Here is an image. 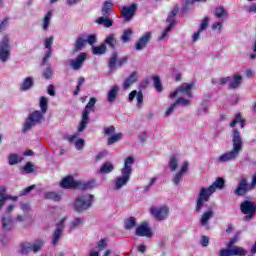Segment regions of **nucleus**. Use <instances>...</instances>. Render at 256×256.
Listing matches in <instances>:
<instances>
[{
  "label": "nucleus",
  "instance_id": "f257e3e1",
  "mask_svg": "<svg viewBox=\"0 0 256 256\" xmlns=\"http://www.w3.org/2000/svg\"><path fill=\"white\" fill-rule=\"evenodd\" d=\"M241 151H243V138H241L239 130H234L232 136V149L221 154L217 161L218 163H229V161H235V159H237L241 154Z\"/></svg>",
  "mask_w": 256,
  "mask_h": 256
},
{
  "label": "nucleus",
  "instance_id": "f03ea898",
  "mask_svg": "<svg viewBox=\"0 0 256 256\" xmlns=\"http://www.w3.org/2000/svg\"><path fill=\"white\" fill-rule=\"evenodd\" d=\"M93 199L95 196L93 194H82L74 199L72 202V209L76 213H85L88 209L93 207Z\"/></svg>",
  "mask_w": 256,
  "mask_h": 256
},
{
  "label": "nucleus",
  "instance_id": "7ed1b4c3",
  "mask_svg": "<svg viewBox=\"0 0 256 256\" xmlns=\"http://www.w3.org/2000/svg\"><path fill=\"white\" fill-rule=\"evenodd\" d=\"M94 186V182L75 181L71 176L65 177L60 182V187L63 189H80L81 191H87V189H93Z\"/></svg>",
  "mask_w": 256,
  "mask_h": 256
},
{
  "label": "nucleus",
  "instance_id": "20e7f679",
  "mask_svg": "<svg viewBox=\"0 0 256 256\" xmlns=\"http://www.w3.org/2000/svg\"><path fill=\"white\" fill-rule=\"evenodd\" d=\"M42 121H45V114L39 110H35L28 115L23 125V131H31L35 125H39Z\"/></svg>",
  "mask_w": 256,
  "mask_h": 256
},
{
  "label": "nucleus",
  "instance_id": "39448f33",
  "mask_svg": "<svg viewBox=\"0 0 256 256\" xmlns=\"http://www.w3.org/2000/svg\"><path fill=\"white\" fill-rule=\"evenodd\" d=\"M213 193H215V191L213 190V187H210V186L208 188L203 187L200 189V192L196 199L195 211L197 213H201V209H203V205H205V203H207V201L211 199V195H213Z\"/></svg>",
  "mask_w": 256,
  "mask_h": 256
},
{
  "label": "nucleus",
  "instance_id": "423d86ee",
  "mask_svg": "<svg viewBox=\"0 0 256 256\" xmlns=\"http://www.w3.org/2000/svg\"><path fill=\"white\" fill-rule=\"evenodd\" d=\"M95 103H97V99L95 97H91L89 102L85 106V109L82 112V120L78 127V133H82V131H85L87 123H89V113H91V111H93V109L95 108Z\"/></svg>",
  "mask_w": 256,
  "mask_h": 256
},
{
  "label": "nucleus",
  "instance_id": "0eeeda50",
  "mask_svg": "<svg viewBox=\"0 0 256 256\" xmlns=\"http://www.w3.org/2000/svg\"><path fill=\"white\" fill-rule=\"evenodd\" d=\"M149 213L156 221H165L169 217L170 209L167 205H153L149 208Z\"/></svg>",
  "mask_w": 256,
  "mask_h": 256
},
{
  "label": "nucleus",
  "instance_id": "6e6552de",
  "mask_svg": "<svg viewBox=\"0 0 256 256\" xmlns=\"http://www.w3.org/2000/svg\"><path fill=\"white\" fill-rule=\"evenodd\" d=\"M11 58V44L9 42V36H4L0 41V61L1 63H7Z\"/></svg>",
  "mask_w": 256,
  "mask_h": 256
},
{
  "label": "nucleus",
  "instance_id": "1a4fd4ad",
  "mask_svg": "<svg viewBox=\"0 0 256 256\" xmlns=\"http://www.w3.org/2000/svg\"><path fill=\"white\" fill-rule=\"evenodd\" d=\"M240 209L244 215H246L245 220L251 221L255 217L256 204L253 201L246 200L241 203Z\"/></svg>",
  "mask_w": 256,
  "mask_h": 256
},
{
  "label": "nucleus",
  "instance_id": "9d476101",
  "mask_svg": "<svg viewBox=\"0 0 256 256\" xmlns=\"http://www.w3.org/2000/svg\"><path fill=\"white\" fill-rule=\"evenodd\" d=\"M193 85V83H183L174 92L170 93V99H175L177 95H186L189 98L193 97V92H191V89H193Z\"/></svg>",
  "mask_w": 256,
  "mask_h": 256
},
{
  "label": "nucleus",
  "instance_id": "9b49d317",
  "mask_svg": "<svg viewBox=\"0 0 256 256\" xmlns=\"http://www.w3.org/2000/svg\"><path fill=\"white\" fill-rule=\"evenodd\" d=\"M135 235L137 237H146L147 239H151V237H153V231L151 230V227H149V223L143 222L136 228Z\"/></svg>",
  "mask_w": 256,
  "mask_h": 256
},
{
  "label": "nucleus",
  "instance_id": "f8f14e48",
  "mask_svg": "<svg viewBox=\"0 0 256 256\" xmlns=\"http://www.w3.org/2000/svg\"><path fill=\"white\" fill-rule=\"evenodd\" d=\"M67 218H63L57 225L55 231L52 234V245L55 247L59 245V241L63 235V227Z\"/></svg>",
  "mask_w": 256,
  "mask_h": 256
},
{
  "label": "nucleus",
  "instance_id": "ddd939ff",
  "mask_svg": "<svg viewBox=\"0 0 256 256\" xmlns=\"http://www.w3.org/2000/svg\"><path fill=\"white\" fill-rule=\"evenodd\" d=\"M253 189H255L253 184L249 185L247 183V178H243L238 184L234 193L235 195L241 196V195H245V193H247L248 191H253Z\"/></svg>",
  "mask_w": 256,
  "mask_h": 256
},
{
  "label": "nucleus",
  "instance_id": "4468645a",
  "mask_svg": "<svg viewBox=\"0 0 256 256\" xmlns=\"http://www.w3.org/2000/svg\"><path fill=\"white\" fill-rule=\"evenodd\" d=\"M189 171V162L185 161L182 163L180 171L174 174L172 179L174 185H179L183 181V176Z\"/></svg>",
  "mask_w": 256,
  "mask_h": 256
},
{
  "label": "nucleus",
  "instance_id": "2eb2a0df",
  "mask_svg": "<svg viewBox=\"0 0 256 256\" xmlns=\"http://www.w3.org/2000/svg\"><path fill=\"white\" fill-rule=\"evenodd\" d=\"M85 59H87V54L80 53L77 58L71 59L69 61V65L74 71H79V69L83 67V64L85 63Z\"/></svg>",
  "mask_w": 256,
  "mask_h": 256
},
{
  "label": "nucleus",
  "instance_id": "dca6fc26",
  "mask_svg": "<svg viewBox=\"0 0 256 256\" xmlns=\"http://www.w3.org/2000/svg\"><path fill=\"white\" fill-rule=\"evenodd\" d=\"M130 179H131V174L121 171V176L116 178L115 189L119 190V189H121V187H125V185H127V183H129Z\"/></svg>",
  "mask_w": 256,
  "mask_h": 256
},
{
  "label": "nucleus",
  "instance_id": "f3484780",
  "mask_svg": "<svg viewBox=\"0 0 256 256\" xmlns=\"http://www.w3.org/2000/svg\"><path fill=\"white\" fill-rule=\"evenodd\" d=\"M151 40V32L145 33L135 44L136 51H143Z\"/></svg>",
  "mask_w": 256,
  "mask_h": 256
},
{
  "label": "nucleus",
  "instance_id": "a211bd4d",
  "mask_svg": "<svg viewBox=\"0 0 256 256\" xmlns=\"http://www.w3.org/2000/svg\"><path fill=\"white\" fill-rule=\"evenodd\" d=\"M137 11V4H132L131 6L127 7L124 6L122 8V16L124 17L125 21H130L133 19L135 12Z\"/></svg>",
  "mask_w": 256,
  "mask_h": 256
},
{
  "label": "nucleus",
  "instance_id": "6ab92c4d",
  "mask_svg": "<svg viewBox=\"0 0 256 256\" xmlns=\"http://www.w3.org/2000/svg\"><path fill=\"white\" fill-rule=\"evenodd\" d=\"M243 83V75L236 73L230 78V82L228 84L229 89H239Z\"/></svg>",
  "mask_w": 256,
  "mask_h": 256
},
{
  "label": "nucleus",
  "instance_id": "aec40b11",
  "mask_svg": "<svg viewBox=\"0 0 256 256\" xmlns=\"http://www.w3.org/2000/svg\"><path fill=\"white\" fill-rule=\"evenodd\" d=\"M14 225L15 220H13V218L9 214H4L2 216V227L4 231H11Z\"/></svg>",
  "mask_w": 256,
  "mask_h": 256
},
{
  "label": "nucleus",
  "instance_id": "412c9836",
  "mask_svg": "<svg viewBox=\"0 0 256 256\" xmlns=\"http://www.w3.org/2000/svg\"><path fill=\"white\" fill-rule=\"evenodd\" d=\"M213 217H215V212L213 210L210 209L205 211L200 218L202 227H207V229H209V220L213 219Z\"/></svg>",
  "mask_w": 256,
  "mask_h": 256
},
{
  "label": "nucleus",
  "instance_id": "4be33fe9",
  "mask_svg": "<svg viewBox=\"0 0 256 256\" xmlns=\"http://www.w3.org/2000/svg\"><path fill=\"white\" fill-rule=\"evenodd\" d=\"M135 97L137 99V107L138 109H141V107H143V92H137V90H133L132 92H130L128 99L129 101H133Z\"/></svg>",
  "mask_w": 256,
  "mask_h": 256
},
{
  "label": "nucleus",
  "instance_id": "5701e85b",
  "mask_svg": "<svg viewBox=\"0 0 256 256\" xmlns=\"http://www.w3.org/2000/svg\"><path fill=\"white\" fill-rule=\"evenodd\" d=\"M135 163V158H133V156H129L124 160V166L122 168V172L123 173H128L129 175H131V173H133V164Z\"/></svg>",
  "mask_w": 256,
  "mask_h": 256
},
{
  "label": "nucleus",
  "instance_id": "b1692460",
  "mask_svg": "<svg viewBox=\"0 0 256 256\" xmlns=\"http://www.w3.org/2000/svg\"><path fill=\"white\" fill-rule=\"evenodd\" d=\"M119 95V86L114 85L112 88L107 92V102L108 103H115V100L117 99Z\"/></svg>",
  "mask_w": 256,
  "mask_h": 256
},
{
  "label": "nucleus",
  "instance_id": "393cba45",
  "mask_svg": "<svg viewBox=\"0 0 256 256\" xmlns=\"http://www.w3.org/2000/svg\"><path fill=\"white\" fill-rule=\"evenodd\" d=\"M53 36H50L44 40V47L48 49L46 55L44 56L42 63H47V60L51 57V47L53 45Z\"/></svg>",
  "mask_w": 256,
  "mask_h": 256
},
{
  "label": "nucleus",
  "instance_id": "a878e982",
  "mask_svg": "<svg viewBox=\"0 0 256 256\" xmlns=\"http://www.w3.org/2000/svg\"><path fill=\"white\" fill-rule=\"evenodd\" d=\"M95 23H97V25H104V27L106 29H109V27H113V20H111V18L107 17V15H103L101 17H98L95 20Z\"/></svg>",
  "mask_w": 256,
  "mask_h": 256
},
{
  "label": "nucleus",
  "instance_id": "bb28decb",
  "mask_svg": "<svg viewBox=\"0 0 256 256\" xmlns=\"http://www.w3.org/2000/svg\"><path fill=\"white\" fill-rule=\"evenodd\" d=\"M51 19H53V12L48 11L42 20L43 31H49V25H51Z\"/></svg>",
  "mask_w": 256,
  "mask_h": 256
},
{
  "label": "nucleus",
  "instance_id": "cd10ccee",
  "mask_svg": "<svg viewBox=\"0 0 256 256\" xmlns=\"http://www.w3.org/2000/svg\"><path fill=\"white\" fill-rule=\"evenodd\" d=\"M115 169V166L111 162H106L102 164L100 169L98 170V173L102 175H107V173H111Z\"/></svg>",
  "mask_w": 256,
  "mask_h": 256
},
{
  "label": "nucleus",
  "instance_id": "c85d7f7f",
  "mask_svg": "<svg viewBox=\"0 0 256 256\" xmlns=\"http://www.w3.org/2000/svg\"><path fill=\"white\" fill-rule=\"evenodd\" d=\"M133 83H137V72H133L123 83V89L127 90Z\"/></svg>",
  "mask_w": 256,
  "mask_h": 256
},
{
  "label": "nucleus",
  "instance_id": "c756f323",
  "mask_svg": "<svg viewBox=\"0 0 256 256\" xmlns=\"http://www.w3.org/2000/svg\"><path fill=\"white\" fill-rule=\"evenodd\" d=\"M180 158L177 155H172L169 160L170 171H177L179 169Z\"/></svg>",
  "mask_w": 256,
  "mask_h": 256
},
{
  "label": "nucleus",
  "instance_id": "7c9ffc66",
  "mask_svg": "<svg viewBox=\"0 0 256 256\" xmlns=\"http://www.w3.org/2000/svg\"><path fill=\"white\" fill-rule=\"evenodd\" d=\"M106 45L111 49H115L117 47V38L115 34H110L105 39Z\"/></svg>",
  "mask_w": 256,
  "mask_h": 256
},
{
  "label": "nucleus",
  "instance_id": "2f4dec72",
  "mask_svg": "<svg viewBox=\"0 0 256 256\" xmlns=\"http://www.w3.org/2000/svg\"><path fill=\"white\" fill-rule=\"evenodd\" d=\"M232 256H247V250L240 246H233L231 248Z\"/></svg>",
  "mask_w": 256,
  "mask_h": 256
},
{
  "label": "nucleus",
  "instance_id": "473e14b6",
  "mask_svg": "<svg viewBox=\"0 0 256 256\" xmlns=\"http://www.w3.org/2000/svg\"><path fill=\"white\" fill-rule=\"evenodd\" d=\"M92 53L93 55H105L107 53V45L92 46Z\"/></svg>",
  "mask_w": 256,
  "mask_h": 256
},
{
  "label": "nucleus",
  "instance_id": "72a5a7b5",
  "mask_svg": "<svg viewBox=\"0 0 256 256\" xmlns=\"http://www.w3.org/2000/svg\"><path fill=\"white\" fill-rule=\"evenodd\" d=\"M33 78L32 77H27L24 79V81L22 82L20 89L22 91H29V89H31V87H33Z\"/></svg>",
  "mask_w": 256,
  "mask_h": 256
},
{
  "label": "nucleus",
  "instance_id": "f704fd0d",
  "mask_svg": "<svg viewBox=\"0 0 256 256\" xmlns=\"http://www.w3.org/2000/svg\"><path fill=\"white\" fill-rule=\"evenodd\" d=\"M83 47H85V39H83V37H78L75 42V47L72 50L73 55L78 51H81Z\"/></svg>",
  "mask_w": 256,
  "mask_h": 256
},
{
  "label": "nucleus",
  "instance_id": "c9c22d12",
  "mask_svg": "<svg viewBox=\"0 0 256 256\" xmlns=\"http://www.w3.org/2000/svg\"><path fill=\"white\" fill-rule=\"evenodd\" d=\"M39 107L41 109V113H44L45 115V113H47V109H49V100L45 96L40 98Z\"/></svg>",
  "mask_w": 256,
  "mask_h": 256
},
{
  "label": "nucleus",
  "instance_id": "e433bc0d",
  "mask_svg": "<svg viewBox=\"0 0 256 256\" xmlns=\"http://www.w3.org/2000/svg\"><path fill=\"white\" fill-rule=\"evenodd\" d=\"M210 187H212L214 193L215 191H217V189H223V187H225V179L217 178L216 181H214L212 185H210Z\"/></svg>",
  "mask_w": 256,
  "mask_h": 256
},
{
  "label": "nucleus",
  "instance_id": "4c0bfd02",
  "mask_svg": "<svg viewBox=\"0 0 256 256\" xmlns=\"http://www.w3.org/2000/svg\"><path fill=\"white\" fill-rule=\"evenodd\" d=\"M21 161H23V157H21L17 154H10L8 156L9 165H17V163H21Z\"/></svg>",
  "mask_w": 256,
  "mask_h": 256
},
{
  "label": "nucleus",
  "instance_id": "58836bf2",
  "mask_svg": "<svg viewBox=\"0 0 256 256\" xmlns=\"http://www.w3.org/2000/svg\"><path fill=\"white\" fill-rule=\"evenodd\" d=\"M111 9H113V2L111 0H107L103 3L102 15H104V17L109 15V11H111Z\"/></svg>",
  "mask_w": 256,
  "mask_h": 256
},
{
  "label": "nucleus",
  "instance_id": "ea45409f",
  "mask_svg": "<svg viewBox=\"0 0 256 256\" xmlns=\"http://www.w3.org/2000/svg\"><path fill=\"white\" fill-rule=\"evenodd\" d=\"M179 13V7H174L173 10L171 11L170 15L168 16L166 23L175 25V15Z\"/></svg>",
  "mask_w": 256,
  "mask_h": 256
},
{
  "label": "nucleus",
  "instance_id": "a19ab883",
  "mask_svg": "<svg viewBox=\"0 0 256 256\" xmlns=\"http://www.w3.org/2000/svg\"><path fill=\"white\" fill-rule=\"evenodd\" d=\"M85 223V218L76 217L74 220L70 223V229H76V227H81Z\"/></svg>",
  "mask_w": 256,
  "mask_h": 256
},
{
  "label": "nucleus",
  "instance_id": "79ce46f5",
  "mask_svg": "<svg viewBox=\"0 0 256 256\" xmlns=\"http://www.w3.org/2000/svg\"><path fill=\"white\" fill-rule=\"evenodd\" d=\"M131 35H133V30L131 28L124 30L121 36L123 43H129V40L131 39Z\"/></svg>",
  "mask_w": 256,
  "mask_h": 256
},
{
  "label": "nucleus",
  "instance_id": "37998d69",
  "mask_svg": "<svg viewBox=\"0 0 256 256\" xmlns=\"http://www.w3.org/2000/svg\"><path fill=\"white\" fill-rule=\"evenodd\" d=\"M135 225H137V220L134 217H130L126 219L124 227L127 230H131L135 227Z\"/></svg>",
  "mask_w": 256,
  "mask_h": 256
},
{
  "label": "nucleus",
  "instance_id": "c03bdc74",
  "mask_svg": "<svg viewBox=\"0 0 256 256\" xmlns=\"http://www.w3.org/2000/svg\"><path fill=\"white\" fill-rule=\"evenodd\" d=\"M215 16L218 17V19H221V17H227L228 13L223 6H219L215 9L214 12Z\"/></svg>",
  "mask_w": 256,
  "mask_h": 256
},
{
  "label": "nucleus",
  "instance_id": "a18cd8bd",
  "mask_svg": "<svg viewBox=\"0 0 256 256\" xmlns=\"http://www.w3.org/2000/svg\"><path fill=\"white\" fill-rule=\"evenodd\" d=\"M45 245V242L43 240H37L32 244V251L33 253H38V251H41L43 246Z\"/></svg>",
  "mask_w": 256,
  "mask_h": 256
},
{
  "label": "nucleus",
  "instance_id": "49530a36",
  "mask_svg": "<svg viewBox=\"0 0 256 256\" xmlns=\"http://www.w3.org/2000/svg\"><path fill=\"white\" fill-rule=\"evenodd\" d=\"M237 123H240L241 129H243V127H245V123L243 122V118L241 117V114H236L235 119L233 120L232 123H230V127H235V125H237Z\"/></svg>",
  "mask_w": 256,
  "mask_h": 256
},
{
  "label": "nucleus",
  "instance_id": "de8ad7c7",
  "mask_svg": "<svg viewBox=\"0 0 256 256\" xmlns=\"http://www.w3.org/2000/svg\"><path fill=\"white\" fill-rule=\"evenodd\" d=\"M121 137H123L122 133L114 134L110 138H108L107 144L113 145V143H117V141H120Z\"/></svg>",
  "mask_w": 256,
  "mask_h": 256
},
{
  "label": "nucleus",
  "instance_id": "09e8293b",
  "mask_svg": "<svg viewBox=\"0 0 256 256\" xmlns=\"http://www.w3.org/2000/svg\"><path fill=\"white\" fill-rule=\"evenodd\" d=\"M33 251V244L31 243H23L21 248V253L26 255L27 253H31Z\"/></svg>",
  "mask_w": 256,
  "mask_h": 256
},
{
  "label": "nucleus",
  "instance_id": "8fccbe9b",
  "mask_svg": "<svg viewBox=\"0 0 256 256\" xmlns=\"http://www.w3.org/2000/svg\"><path fill=\"white\" fill-rule=\"evenodd\" d=\"M153 81H154V87L156 91L161 93V91H163V86L161 85V79L159 78V76H154Z\"/></svg>",
  "mask_w": 256,
  "mask_h": 256
},
{
  "label": "nucleus",
  "instance_id": "3c124183",
  "mask_svg": "<svg viewBox=\"0 0 256 256\" xmlns=\"http://www.w3.org/2000/svg\"><path fill=\"white\" fill-rule=\"evenodd\" d=\"M174 103L176 104V106L182 105V107H189V105H191V101H189L183 97L178 98Z\"/></svg>",
  "mask_w": 256,
  "mask_h": 256
},
{
  "label": "nucleus",
  "instance_id": "603ef678",
  "mask_svg": "<svg viewBox=\"0 0 256 256\" xmlns=\"http://www.w3.org/2000/svg\"><path fill=\"white\" fill-rule=\"evenodd\" d=\"M46 199H53V201H61V195L57 192H48L46 194Z\"/></svg>",
  "mask_w": 256,
  "mask_h": 256
},
{
  "label": "nucleus",
  "instance_id": "864d4df0",
  "mask_svg": "<svg viewBox=\"0 0 256 256\" xmlns=\"http://www.w3.org/2000/svg\"><path fill=\"white\" fill-rule=\"evenodd\" d=\"M115 65H117V53H113L110 58L109 67H110L111 71H113V69H115Z\"/></svg>",
  "mask_w": 256,
  "mask_h": 256
},
{
  "label": "nucleus",
  "instance_id": "5fc2aeb1",
  "mask_svg": "<svg viewBox=\"0 0 256 256\" xmlns=\"http://www.w3.org/2000/svg\"><path fill=\"white\" fill-rule=\"evenodd\" d=\"M44 79H52L53 78V70L48 66L43 72Z\"/></svg>",
  "mask_w": 256,
  "mask_h": 256
},
{
  "label": "nucleus",
  "instance_id": "6e6d98bb",
  "mask_svg": "<svg viewBox=\"0 0 256 256\" xmlns=\"http://www.w3.org/2000/svg\"><path fill=\"white\" fill-rule=\"evenodd\" d=\"M173 27H175V25L169 24L165 31H163L160 35L159 40L163 41V39L167 37V34L171 31V29H173Z\"/></svg>",
  "mask_w": 256,
  "mask_h": 256
},
{
  "label": "nucleus",
  "instance_id": "4d7b16f0",
  "mask_svg": "<svg viewBox=\"0 0 256 256\" xmlns=\"http://www.w3.org/2000/svg\"><path fill=\"white\" fill-rule=\"evenodd\" d=\"M84 147H85V140L83 138H80V139L76 140L75 148L78 151H81Z\"/></svg>",
  "mask_w": 256,
  "mask_h": 256
},
{
  "label": "nucleus",
  "instance_id": "13d9d810",
  "mask_svg": "<svg viewBox=\"0 0 256 256\" xmlns=\"http://www.w3.org/2000/svg\"><path fill=\"white\" fill-rule=\"evenodd\" d=\"M208 25H209V18L205 17L202 20V23L200 24L199 33H202V31H205V29H207Z\"/></svg>",
  "mask_w": 256,
  "mask_h": 256
},
{
  "label": "nucleus",
  "instance_id": "bf43d9fd",
  "mask_svg": "<svg viewBox=\"0 0 256 256\" xmlns=\"http://www.w3.org/2000/svg\"><path fill=\"white\" fill-rule=\"evenodd\" d=\"M237 241H239V234H236L227 244L226 247L228 249H231L233 247V245H235V243H237Z\"/></svg>",
  "mask_w": 256,
  "mask_h": 256
},
{
  "label": "nucleus",
  "instance_id": "052dcab7",
  "mask_svg": "<svg viewBox=\"0 0 256 256\" xmlns=\"http://www.w3.org/2000/svg\"><path fill=\"white\" fill-rule=\"evenodd\" d=\"M219 256H233V253L231 252V248H224L221 249L219 252Z\"/></svg>",
  "mask_w": 256,
  "mask_h": 256
},
{
  "label": "nucleus",
  "instance_id": "680f3d73",
  "mask_svg": "<svg viewBox=\"0 0 256 256\" xmlns=\"http://www.w3.org/2000/svg\"><path fill=\"white\" fill-rule=\"evenodd\" d=\"M86 41L88 44L92 45V47H93V45H95V43H97V35H95V34L89 35L87 37Z\"/></svg>",
  "mask_w": 256,
  "mask_h": 256
},
{
  "label": "nucleus",
  "instance_id": "e2e57ef3",
  "mask_svg": "<svg viewBox=\"0 0 256 256\" xmlns=\"http://www.w3.org/2000/svg\"><path fill=\"white\" fill-rule=\"evenodd\" d=\"M23 170H24L26 173H33V171H34L33 163L27 162L26 165L23 167Z\"/></svg>",
  "mask_w": 256,
  "mask_h": 256
},
{
  "label": "nucleus",
  "instance_id": "0e129e2a",
  "mask_svg": "<svg viewBox=\"0 0 256 256\" xmlns=\"http://www.w3.org/2000/svg\"><path fill=\"white\" fill-rule=\"evenodd\" d=\"M175 107H177V105L174 103H172L165 111V115L166 117H169V115H171L174 111H175Z\"/></svg>",
  "mask_w": 256,
  "mask_h": 256
},
{
  "label": "nucleus",
  "instance_id": "69168bd1",
  "mask_svg": "<svg viewBox=\"0 0 256 256\" xmlns=\"http://www.w3.org/2000/svg\"><path fill=\"white\" fill-rule=\"evenodd\" d=\"M115 133V126H109L104 128V135L111 136Z\"/></svg>",
  "mask_w": 256,
  "mask_h": 256
},
{
  "label": "nucleus",
  "instance_id": "338daca9",
  "mask_svg": "<svg viewBox=\"0 0 256 256\" xmlns=\"http://www.w3.org/2000/svg\"><path fill=\"white\" fill-rule=\"evenodd\" d=\"M107 248V239L103 238L98 242L99 251H103V249Z\"/></svg>",
  "mask_w": 256,
  "mask_h": 256
},
{
  "label": "nucleus",
  "instance_id": "774afa93",
  "mask_svg": "<svg viewBox=\"0 0 256 256\" xmlns=\"http://www.w3.org/2000/svg\"><path fill=\"white\" fill-rule=\"evenodd\" d=\"M201 245L202 247H207L209 245V237L201 236Z\"/></svg>",
  "mask_w": 256,
  "mask_h": 256
}]
</instances>
